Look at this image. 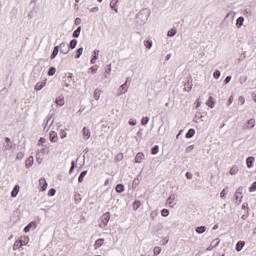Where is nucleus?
<instances>
[{
    "mask_svg": "<svg viewBox=\"0 0 256 256\" xmlns=\"http://www.w3.org/2000/svg\"><path fill=\"white\" fill-rule=\"evenodd\" d=\"M110 219H111V214L109 212H106L102 215L101 224L99 225L101 229H103V227H107V224L109 223Z\"/></svg>",
    "mask_w": 256,
    "mask_h": 256,
    "instance_id": "1",
    "label": "nucleus"
},
{
    "mask_svg": "<svg viewBox=\"0 0 256 256\" xmlns=\"http://www.w3.org/2000/svg\"><path fill=\"white\" fill-rule=\"evenodd\" d=\"M235 199L238 201V205H241V202L243 201V187H239L236 190Z\"/></svg>",
    "mask_w": 256,
    "mask_h": 256,
    "instance_id": "2",
    "label": "nucleus"
},
{
    "mask_svg": "<svg viewBox=\"0 0 256 256\" xmlns=\"http://www.w3.org/2000/svg\"><path fill=\"white\" fill-rule=\"evenodd\" d=\"M60 53L63 55H68L69 54V47H67V44L65 42H62L59 46Z\"/></svg>",
    "mask_w": 256,
    "mask_h": 256,
    "instance_id": "3",
    "label": "nucleus"
},
{
    "mask_svg": "<svg viewBox=\"0 0 256 256\" xmlns=\"http://www.w3.org/2000/svg\"><path fill=\"white\" fill-rule=\"evenodd\" d=\"M39 187H40L41 191H47L48 184H47V180H45V178L39 179Z\"/></svg>",
    "mask_w": 256,
    "mask_h": 256,
    "instance_id": "4",
    "label": "nucleus"
},
{
    "mask_svg": "<svg viewBox=\"0 0 256 256\" xmlns=\"http://www.w3.org/2000/svg\"><path fill=\"white\" fill-rule=\"evenodd\" d=\"M255 128V119L252 118L243 126V129H253Z\"/></svg>",
    "mask_w": 256,
    "mask_h": 256,
    "instance_id": "5",
    "label": "nucleus"
},
{
    "mask_svg": "<svg viewBox=\"0 0 256 256\" xmlns=\"http://www.w3.org/2000/svg\"><path fill=\"white\" fill-rule=\"evenodd\" d=\"M82 135H83V139L87 141V139L91 137V131L87 127H84L82 130Z\"/></svg>",
    "mask_w": 256,
    "mask_h": 256,
    "instance_id": "6",
    "label": "nucleus"
},
{
    "mask_svg": "<svg viewBox=\"0 0 256 256\" xmlns=\"http://www.w3.org/2000/svg\"><path fill=\"white\" fill-rule=\"evenodd\" d=\"M143 15H145V18L143 20V22L145 23V21H147V19H149V13L147 12V10H142L137 14V18L141 19V17H143Z\"/></svg>",
    "mask_w": 256,
    "mask_h": 256,
    "instance_id": "7",
    "label": "nucleus"
},
{
    "mask_svg": "<svg viewBox=\"0 0 256 256\" xmlns=\"http://www.w3.org/2000/svg\"><path fill=\"white\" fill-rule=\"evenodd\" d=\"M119 91L120 93L118 95H124V93L129 91V87H127V81L119 87Z\"/></svg>",
    "mask_w": 256,
    "mask_h": 256,
    "instance_id": "8",
    "label": "nucleus"
},
{
    "mask_svg": "<svg viewBox=\"0 0 256 256\" xmlns=\"http://www.w3.org/2000/svg\"><path fill=\"white\" fill-rule=\"evenodd\" d=\"M117 3H119V0H111L110 7L115 11V13H119V8L117 7Z\"/></svg>",
    "mask_w": 256,
    "mask_h": 256,
    "instance_id": "9",
    "label": "nucleus"
},
{
    "mask_svg": "<svg viewBox=\"0 0 256 256\" xmlns=\"http://www.w3.org/2000/svg\"><path fill=\"white\" fill-rule=\"evenodd\" d=\"M103 243H105V239L103 238L96 240L94 243V249H99L100 247H103Z\"/></svg>",
    "mask_w": 256,
    "mask_h": 256,
    "instance_id": "10",
    "label": "nucleus"
},
{
    "mask_svg": "<svg viewBox=\"0 0 256 256\" xmlns=\"http://www.w3.org/2000/svg\"><path fill=\"white\" fill-rule=\"evenodd\" d=\"M253 163H255V157L250 156L246 159V165L248 169H251V167H253Z\"/></svg>",
    "mask_w": 256,
    "mask_h": 256,
    "instance_id": "11",
    "label": "nucleus"
},
{
    "mask_svg": "<svg viewBox=\"0 0 256 256\" xmlns=\"http://www.w3.org/2000/svg\"><path fill=\"white\" fill-rule=\"evenodd\" d=\"M143 159H145V154H143V152H139L135 157V163H141Z\"/></svg>",
    "mask_w": 256,
    "mask_h": 256,
    "instance_id": "12",
    "label": "nucleus"
},
{
    "mask_svg": "<svg viewBox=\"0 0 256 256\" xmlns=\"http://www.w3.org/2000/svg\"><path fill=\"white\" fill-rule=\"evenodd\" d=\"M19 189H21L20 186L15 185L11 192V197H13V198L17 197V195H19Z\"/></svg>",
    "mask_w": 256,
    "mask_h": 256,
    "instance_id": "13",
    "label": "nucleus"
},
{
    "mask_svg": "<svg viewBox=\"0 0 256 256\" xmlns=\"http://www.w3.org/2000/svg\"><path fill=\"white\" fill-rule=\"evenodd\" d=\"M35 162V159L33 158V156H30L26 162L25 165L27 167V169H29V167H33V163Z\"/></svg>",
    "mask_w": 256,
    "mask_h": 256,
    "instance_id": "14",
    "label": "nucleus"
},
{
    "mask_svg": "<svg viewBox=\"0 0 256 256\" xmlns=\"http://www.w3.org/2000/svg\"><path fill=\"white\" fill-rule=\"evenodd\" d=\"M45 85H47V82L44 81V82H38L36 85H35V91H41V89H43V87H45Z\"/></svg>",
    "mask_w": 256,
    "mask_h": 256,
    "instance_id": "15",
    "label": "nucleus"
},
{
    "mask_svg": "<svg viewBox=\"0 0 256 256\" xmlns=\"http://www.w3.org/2000/svg\"><path fill=\"white\" fill-rule=\"evenodd\" d=\"M58 137H57V132H50V141L52 143H57Z\"/></svg>",
    "mask_w": 256,
    "mask_h": 256,
    "instance_id": "16",
    "label": "nucleus"
},
{
    "mask_svg": "<svg viewBox=\"0 0 256 256\" xmlns=\"http://www.w3.org/2000/svg\"><path fill=\"white\" fill-rule=\"evenodd\" d=\"M207 231V227L205 226H199L196 228V233H198V235H203V233H205Z\"/></svg>",
    "mask_w": 256,
    "mask_h": 256,
    "instance_id": "17",
    "label": "nucleus"
},
{
    "mask_svg": "<svg viewBox=\"0 0 256 256\" xmlns=\"http://www.w3.org/2000/svg\"><path fill=\"white\" fill-rule=\"evenodd\" d=\"M174 201H175V194H172L166 201V203L169 204L170 207H173L174 204Z\"/></svg>",
    "mask_w": 256,
    "mask_h": 256,
    "instance_id": "18",
    "label": "nucleus"
},
{
    "mask_svg": "<svg viewBox=\"0 0 256 256\" xmlns=\"http://www.w3.org/2000/svg\"><path fill=\"white\" fill-rule=\"evenodd\" d=\"M229 173L230 175H237V173H239V167L237 165L232 166Z\"/></svg>",
    "mask_w": 256,
    "mask_h": 256,
    "instance_id": "19",
    "label": "nucleus"
},
{
    "mask_svg": "<svg viewBox=\"0 0 256 256\" xmlns=\"http://www.w3.org/2000/svg\"><path fill=\"white\" fill-rule=\"evenodd\" d=\"M23 247V242L21 241H15L13 245V251H17V249H21Z\"/></svg>",
    "mask_w": 256,
    "mask_h": 256,
    "instance_id": "20",
    "label": "nucleus"
},
{
    "mask_svg": "<svg viewBox=\"0 0 256 256\" xmlns=\"http://www.w3.org/2000/svg\"><path fill=\"white\" fill-rule=\"evenodd\" d=\"M206 105L210 107V109H213L215 107V102H213V96H210L208 101L206 102Z\"/></svg>",
    "mask_w": 256,
    "mask_h": 256,
    "instance_id": "21",
    "label": "nucleus"
},
{
    "mask_svg": "<svg viewBox=\"0 0 256 256\" xmlns=\"http://www.w3.org/2000/svg\"><path fill=\"white\" fill-rule=\"evenodd\" d=\"M57 55H59V46H56L50 56V59H55V57H57Z\"/></svg>",
    "mask_w": 256,
    "mask_h": 256,
    "instance_id": "22",
    "label": "nucleus"
},
{
    "mask_svg": "<svg viewBox=\"0 0 256 256\" xmlns=\"http://www.w3.org/2000/svg\"><path fill=\"white\" fill-rule=\"evenodd\" d=\"M55 103H56V105L63 107L65 105V100L61 97H58V98H56Z\"/></svg>",
    "mask_w": 256,
    "mask_h": 256,
    "instance_id": "23",
    "label": "nucleus"
},
{
    "mask_svg": "<svg viewBox=\"0 0 256 256\" xmlns=\"http://www.w3.org/2000/svg\"><path fill=\"white\" fill-rule=\"evenodd\" d=\"M194 135H195V129L191 128L186 133V139H191V137H193Z\"/></svg>",
    "mask_w": 256,
    "mask_h": 256,
    "instance_id": "24",
    "label": "nucleus"
},
{
    "mask_svg": "<svg viewBox=\"0 0 256 256\" xmlns=\"http://www.w3.org/2000/svg\"><path fill=\"white\" fill-rule=\"evenodd\" d=\"M100 97H101V90L99 89L94 90V99L96 101H99Z\"/></svg>",
    "mask_w": 256,
    "mask_h": 256,
    "instance_id": "25",
    "label": "nucleus"
},
{
    "mask_svg": "<svg viewBox=\"0 0 256 256\" xmlns=\"http://www.w3.org/2000/svg\"><path fill=\"white\" fill-rule=\"evenodd\" d=\"M123 191H125V186H123L122 184H117L116 185V192L117 193H123Z\"/></svg>",
    "mask_w": 256,
    "mask_h": 256,
    "instance_id": "26",
    "label": "nucleus"
},
{
    "mask_svg": "<svg viewBox=\"0 0 256 256\" xmlns=\"http://www.w3.org/2000/svg\"><path fill=\"white\" fill-rule=\"evenodd\" d=\"M144 47H146V49H151V47H153V41L145 40L144 41Z\"/></svg>",
    "mask_w": 256,
    "mask_h": 256,
    "instance_id": "27",
    "label": "nucleus"
},
{
    "mask_svg": "<svg viewBox=\"0 0 256 256\" xmlns=\"http://www.w3.org/2000/svg\"><path fill=\"white\" fill-rule=\"evenodd\" d=\"M177 35V29L172 28L171 30L168 31L167 36L168 37H175Z\"/></svg>",
    "mask_w": 256,
    "mask_h": 256,
    "instance_id": "28",
    "label": "nucleus"
},
{
    "mask_svg": "<svg viewBox=\"0 0 256 256\" xmlns=\"http://www.w3.org/2000/svg\"><path fill=\"white\" fill-rule=\"evenodd\" d=\"M243 247H245V243L243 241H239L236 244V251H241V249H243Z\"/></svg>",
    "mask_w": 256,
    "mask_h": 256,
    "instance_id": "29",
    "label": "nucleus"
},
{
    "mask_svg": "<svg viewBox=\"0 0 256 256\" xmlns=\"http://www.w3.org/2000/svg\"><path fill=\"white\" fill-rule=\"evenodd\" d=\"M55 73H57V69L55 67H50L48 70L49 77H53V75H55Z\"/></svg>",
    "mask_w": 256,
    "mask_h": 256,
    "instance_id": "30",
    "label": "nucleus"
},
{
    "mask_svg": "<svg viewBox=\"0 0 256 256\" xmlns=\"http://www.w3.org/2000/svg\"><path fill=\"white\" fill-rule=\"evenodd\" d=\"M75 47H77V39L71 40L68 48L75 49Z\"/></svg>",
    "mask_w": 256,
    "mask_h": 256,
    "instance_id": "31",
    "label": "nucleus"
},
{
    "mask_svg": "<svg viewBox=\"0 0 256 256\" xmlns=\"http://www.w3.org/2000/svg\"><path fill=\"white\" fill-rule=\"evenodd\" d=\"M11 149H13V142L4 145V151H11Z\"/></svg>",
    "mask_w": 256,
    "mask_h": 256,
    "instance_id": "32",
    "label": "nucleus"
},
{
    "mask_svg": "<svg viewBox=\"0 0 256 256\" xmlns=\"http://www.w3.org/2000/svg\"><path fill=\"white\" fill-rule=\"evenodd\" d=\"M109 75H111V64H109L107 66V69L105 70V75H104L105 79H107Z\"/></svg>",
    "mask_w": 256,
    "mask_h": 256,
    "instance_id": "33",
    "label": "nucleus"
},
{
    "mask_svg": "<svg viewBox=\"0 0 256 256\" xmlns=\"http://www.w3.org/2000/svg\"><path fill=\"white\" fill-rule=\"evenodd\" d=\"M85 175H87V171L81 172V174L78 177V182L83 183V179L85 178Z\"/></svg>",
    "mask_w": 256,
    "mask_h": 256,
    "instance_id": "34",
    "label": "nucleus"
},
{
    "mask_svg": "<svg viewBox=\"0 0 256 256\" xmlns=\"http://www.w3.org/2000/svg\"><path fill=\"white\" fill-rule=\"evenodd\" d=\"M244 21H245V18L239 17V18L236 20V25H238V27H242Z\"/></svg>",
    "mask_w": 256,
    "mask_h": 256,
    "instance_id": "35",
    "label": "nucleus"
},
{
    "mask_svg": "<svg viewBox=\"0 0 256 256\" xmlns=\"http://www.w3.org/2000/svg\"><path fill=\"white\" fill-rule=\"evenodd\" d=\"M81 55H83V47L79 48L76 51L75 59H79V57H81Z\"/></svg>",
    "mask_w": 256,
    "mask_h": 256,
    "instance_id": "36",
    "label": "nucleus"
},
{
    "mask_svg": "<svg viewBox=\"0 0 256 256\" xmlns=\"http://www.w3.org/2000/svg\"><path fill=\"white\" fill-rule=\"evenodd\" d=\"M81 35V26H79L74 32H73V37L77 38Z\"/></svg>",
    "mask_w": 256,
    "mask_h": 256,
    "instance_id": "37",
    "label": "nucleus"
},
{
    "mask_svg": "<svg viewBox=\"0 0 256 256\" xmlns=\"http://www.w3.org/2000/svg\"><path fill=\"white\" fill-rule=\"evenodd\" d=\"M139 207H141V201H135L134 203H133V209H134V211H137V209H139Z\"/></svg>",
    "mask_w": 256,
    "mask_h": 256,
    "instance_id": "38",
    "label": "nucleus"
},
{
    "mask_svg": "<svg viewBox=\"0 0 256 256\" xmlns=\"http://www.w3.org/2000/svg\"><path fill=\"white\" fill-rule=\"evenodd\" d=\"M57 193V190H55V188H51L48 191V197H55V194Z\"/></svg>",
    "mask_w": 256,
    "mask_h": 256,
    "instance_id": "39",
    "label": "nucleus"
},
{
    "mask_svg": "<svg viewBox=\"0 0 256 256\" xmlns=\"http://www.w3.org/2000/svg\"><path fill=\"white\" fill-rule=\"evenodd\" d=\"M157 153H159V146L156 145L151 149V154L157 155Z\"/></svg>",
    "mask_w": 256,
    "mask_h": 256,
    "instance_id": "40",
    "label": "nucleus"
},
{
    "mask_svg": "<svg viewBox=\"0 0 256 256\" xmlns=\"http://www.w3.org/2000/svg\"><path fill=\"white\" fill-rule=\"evenodd\" d=\"M23 157H25V153H23V152H18L16 155V159L18 161H21L23 159Z\"/></svg>",
    "mask_w": 256,
    "mask_h": 256,
    "instance_id": "41",
    "label": "nucleus"
},
{
    "mask_svg": "<svg viewBox=\"0 0 256 256\" xmlns=\"http://www.w3.org/2000/svg\"><path fill=\"white\" fill-rule=\"evenodd\" d=\"M213 77H214V79H219V77H221V71L216 70V71L213 73Z\"/></svg>",
    "mask_w": 256,
    "mask_h": 256,
    "instance_id": "42",
    "label": "nucleus"
},
{
    "mask_svg": "<svg viewBox=\"0 0 256 256\" xmlns=\"http://www.w3.org/2000/svg\"><path fill=\"white\" fill-rule=\"evenodd\" d=\"M250 193H253L256 191V181L252 183V185L249 188Z\"/></svg>",
    "mask_w": 256,
    "mask_h": 256,
    "instance_id": "43",
    "label": "nucleus"
},
{
    "mask_svg": "<svg viewBox=\"0 0 256 256\" xmlns=\"http://www.w3.org/2000/svg\"><path fill=\"white\" fill-rule=\"evenodd\" d=\"M161 215H162V217H169V210L163 209V210L161 211Z\"/></svg>",
    "mask_w": 256,
    "mask_h": 256,
    "instance_id": "44",
    "label": "nucleus"
},
{
    "mask_svg": "<svg viewBox=\"0 0 256 256\" xmlns=\"http://www.w3.org/2000/svg\"><path fill=\"white\" fill-rule=\"evenodd\" d=\"M149 123V117H143L141 120L142 125H147Z\"/></svg>",
    "mask_w": 256,
    "mask_h": 256,
    "instance_id": "45",
    "label": "nucleus"
},
{
    "mask_svg": "<svg viewBox=\"0 0 256 256\" xmlns=\"http://www.w3.org/2000/svg\"><path fill=\"white\" fill-rule=\"evenodd\" d=\"M159 253H161V247L156 246V247L154 248V255H159Z\"/></svg>",
    "mask_w": 256,
    "mask_h": 256,
    "instance_id": "46",
    "label": "nucleus"
},
{
    "mask_svg": "<svg viewBox=\"0 0 256 256\" xmlns=\"http://www.w3.org/2000/svg\"><path fill=\"white\" fill-rule=\"evenodd\" d=\"M116 161H123V153H119L115 157Z\"/></svg>",
    "mask_w": 256,
    "mask_h": 256,
    "instance_id": "47",
    "label": "nucleus"
},
{
    "mask_svg": "<svg viewBox=\"0 0 256 256\" xmlns=\"http://www.w3.org/2000/svg\"><path fill=\"white\" fill-rule=\"evenodd\" d=\"M60 137H61V139H65V137H67V132H65V130H61Z\"/></svg>",
    "mask_w": 256,
    "mask_h": 256,
    "instance_id": "48",
    "label": "nucleus"
},
{
    "mask_svg": "<svg viewBox=\"0 0 256 256\" xmlns=\"http://www.w3.org/2000/svg\"><path fill=\"white\" fill-rule=\"evenodd\" d=\"M247 82V76H242L240 77V83L241 85H243V83H246Z\"/></svg>",
    "mask_w": 256,
    "mask_h": 256,
    "instance_id": "49",
    "label": "nucleus"
},
{
    "mask_svg": "<svg viewBox=\"0 0 256 256\" xmlns=\"http://www.w3.org/2000/svg\"><path fill=\"white\" fill-rule=\"evenodd\" d=\"M227 195V193L225 192V189H223L222 191H221V193H220V197H221V199H225L226 196Z\"/></svg>",
    "mask_w": 256,
    "mask_h": 256,
    "instance_id": "50",
    "label": "nucleus"
},
{
    "mask_svg": "<svg viewBox=\"0 0 256 256\" xmlns=\"http://www.w3.org/2000/svg\"><path fill=\"white\" fill-rule=\"evenodd\" d=\"M71 168H70V170H69V173H73V170L75 169V161H72L71 162Z\"/></svg>",
    "mask_w": 256,
    "mask_h": 256,
    "instance_id": "51",
    "label": "nucleus"
},
{
    "mask_svg": "<svg viewBox=\"0 0 256 256\" xmlns=\"http://www.w3.org/2000/svg\"><path fill=\"white\" fill-rule=\"evenodd\" d=\"M156 216H157V211H152V212L150 213L151 219H155Z\"/></svg>",
    "mask_w": 256,
    "mask_h": 256,
    "instance_id": "52",
    "label": "nucleus"
},
{
    "mask_svg": "<svg viewBox=\"0 0 256 256\" xmlns=\"http://www.w3.org/2000/svg\"><path fill=\"white\" fill-rule=\"evenodd\" d=\"M231 82V76H227L224 80L225 85Z\"/></svg>",
    "mask_w": 256,
    "mask_h": 256,
    "instance_id": "53",
    "label": "nucleus"
},
{
    "mask_svg": "<svg viewBox=\"0 0 256 256\" xmlns=\"http://www.w3.org/2000/svg\"><path fill=\"white\" fill-rule=\"evenodd\" d=\"M129 125H132V126L137 125V120L130 119L129 120Z\"/></svg>",
    "mask_w": 256,
    "mask_h": 256,
    "instance_id": "54",
    "label": "nucleus"
},
{
    "mask_svg": "<svg viewBox=\"0 0 256 256\" xmlns=\"http://www.w3.org/2000/svg\"><path fill=\"white\" fill-rule=\"evenodd\" d=\"M29 231H31V225H27V226L24 228V233H29Z\"/></svg>",
    "mask_w": 256,
    "mask_h": 256,
    "instance_id": "55",
    "label": "nucleus"
},
{
    "mask_svg": "<svg viewBox=\"0 0 256 256\" xmlns=\"http://www.w3.org/2000/svg\"><path fill=\"white\" fill-rule=\"evenodd\" d=\"M238 101H239L240 103H242V105H244V104H245V97L240 96L239 99H238Z\"/></svg>",
    "mask_w": 256,
    "mask_h": 256,
    "instance_id": "56",
    "label": "nucleus"
},
{
    "mask_svg": "<svg viewBox=\"0 0 256 256\" xmlns=\"http://www.w3.org/2000/svg\"><path fill=\"white\" fill-rule=\"evenodd\" d=\"M97 59H98V57H97V56H94V57L91 59L90 63H91L92 65H95V62L97 61Z\"/></svg>",
    "mask_w": 256,
    "mask_h": 256,
    "instance_id": "57",
    "label": "nucleus"
},
{
    "mask_svg": "<svg viewBox=\"0 0 256 256\" xmlns=\"http://www.w3.org/2000/svg\"><path fill=\"white\" fill-rule=\"evenodd\" d=\"M28 225H30V229L31 227H34V229H37V223L35 222H30Z\"/></svg>",
    "mask_w": 256,
    "mask_h": 256,
    "instance_id": "58",
    "label": "nucleus"
},
{
    "mask_svg": "<svg viewBox=\"0 0 256 256\" xmlns=\"http://www.w3.org/2000/svg\"><path fill=\"white\" fill-rule=\"evenodd\" d=\"M191 151H193V145H190L186 148V153H189Z\"/></svg>",
    "mask_w": 256,
    "mask_h": 256,
    "instance_id": "59",
    "label": "nucleus"
},
{
    "mask_svg": "<svg viewBox=\"0 0 256 256\" xmlns=\"http://www.w3.org/2000/svg\"><path fill=\"white\" fill-rule=\"evenodd\" d=\"M91 13H97V11H99V7H94L92 9H90Z\"/></svg>",
    "mask_w": 256,
    "mask_h": 256,
    "instance_id": "60",
    "label": "nucleus"
},
{
    "mask_svg": "<svg viewBox=\"0 0 256 256\" xmlns=\"http://www.w3.org/2000/svg\"><path fill=\"white\" fill-rule=\"evenodd\" d=\"M186 177H187L188 179H193V174L190 173V172H187V173H186Z\"/></svg>",
    "mask_w": 256,
    "mask_h": 256,
    "instance_id": "61",
    "label": "nucleus"
},
{
    "mask_svg": "<svg viewBox=\"0 0 256 256\" xmlns=\"http://www.w3.org/2000/svg\"><path fill=\"white\" fill-rule=\"evenodd\" d=\"M80 24H81V18H76L75 25H80Z\"/></svg>",
    "mask_w": 256,
    "mask_h": 256,
    "instance_id": "62",
    "label": "nucleus"
},
{
    "mask_svg": "<svg viewBox=\"0 0 256 256\" xmlns=\"http://www.w3.org/2000/svg\"><path fill=\"white\" fill-rule=\"evenodd\" d=\"M233 100H234L233 96H230L228 100V105H231V103H233Z\"/></svg>",
    "mask_w": 256,
    "mask_h": 256,
    "instance_id": "63",
    "label": "nucleus"
},
{
    "mask_svg": "<svg viewBox=\"0 0 256 256\" xmlns=\"http://www.w3.org/2000/svg\"><path fill=\"white\" fill-rule=\"evenodd\" d=\"M94 57H98L99 58V50H94Z\"/></svg>",
    "mask_w": 256,
    "mask_h": 256,
    "instance_id": "64",
    "label": "nucleus"
}]
</instances>
